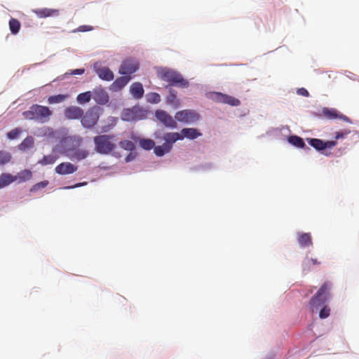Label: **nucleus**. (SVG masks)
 Masks as SVG:
<instances>
[{"label":"nucleus","instance_id":"obj_1","mask_svg":"<svg viewBox=\"0 0 359 359\" xmlns=\"http://www.w3.org/2000/svg\"><path fill=\"white\" fill-rule=\"evenodd\" d=\"M53 112L46 106L39 104H32L29 109L22 112L25 119L29 121H36L41 123H44L50 120Z\"/></svg>","mask_w":359,"mask_h":359},{"label":"nucleus","instance_id":"obj_2","mask_svg":"<svg viewBox=\"0 0 359 359\" xmlns=\"http://www.w3.org/2000/svg\"><path fill=\"white\" fill-rule=\"evenodd\" d=\"M158 77L168 83L169 86L187 88L189 81L183 78L179 72L168 68L161 69L158 72Z\"/></svg>","mask_w":359,"mask_h":359},{"label":"nucleus","instance_id":"obj_3","mask_svg":"<svg viewBox=\"0 0 359 359\" xmlns=\"http://www.w3.org/2000/svg\"><path fill=\"white\" fill-rule=\"evenodd\" d=\"M331 287V283L328 281L325 282L319 288L317 293L311 298L309 306L313 313L317 311L328 300Z\"/></svg>","mask_w":359,"mask_h":359},{"label":"nucleus","instance_id":"obj_4","mask_svg":"<svg viewBox=\"0 0 359 359\" xmlns=\"http://www.w3.org/2000/svg\"><path fill=\"white\" fill-rule=\"evenodd\" d=\"M114 136L110 135H100L93 139L95 151L101 154H108L114 150Z\"/></svg>","mask_w":359,"mask_h":359},{"label":"nucleus","instance_id":"obj_5","mask_svg":"<svg viewBox=\"0 0 359 359\" xmlns=\"http://www.w3.org/2000/svg\"><path fill=\"white\" fill-rule=\"evenodd\" d=\"M102 111V109L98 106L90 108L81 118L82 126L86 128H90L95 126Z\"/></svg>","mask_w":359,"mask_h":359},{"label":"nucleus","instance_id":"obj_6","mask_svg":"<svg viewBox=\"0 0 359 359\" xmlns=\"http://www.w3.org/2000/svg\"><path fill=\"white\" fill-rule=\"evenodd\" d=\"M210 97L215 102L227 104L231 106H238L241 104L238 99L222 93L214 92L211 93Z\"/></svg>","mask_w":359,"mask_h":359},{"label":"nucleus","instance_id":"obj_7","mask_svg":"<svg viewBox=\"0 0 359 359\" xmlns=\"http://www.w3.org/2000/svg\"><path fill=\"white\" fill-rule=\"evenodd\" d=\"M155 116L165 127L170 128H177V123L176 121L165 111L161 109L156 110Z\"/></svg>","mask_w":359,"mask_h":359},{"label":"nucleus","instance_id":"obj_8","mask_svg":"<svg viewBox=\"0 0 359 359\" xmlns=\"http://www.w3.org/2000/svg\"><path fill=\"white\" fill-rule=\"evenodd\" d=\"M175 119L180 122L191 123L198 119L199 116L194 110L184 109L177 111L175 116Z\"/></svg>","mask_w":359,"mask_h":359},{"label":"nucleus","instance_id":"obj_9","mask_svg":"<svg viewBox=\"0 0 359 359\" xmlns=\"http://www.w3.org/2000/svg\"><path fill=\"white\" fill-rule=\"evenodd\" d=\"M322 114L326 118L330 120L339 118L347 123L351 122L348 116L341 114L334 108L324 107L322 110Z\"/></svg>","mask_w":359,"mask_h":359},{"label":"nucleus","instance_id":"obj_10","mask_svg":"<svg viewBox=\"0 0 359 359\" xmlns=\"http://www.w3.org/2000/svg\"><path fill=\"white\" fill-rule=\"evenodd\" d=\"M139 69V64L133 60L123 61L120 67L119 73L126 76L135 72Z\"/></svg>","mask_w":359,"mask_h":359},{"label":"nucleus","instance_id":"obj_11","mask_svg":"<svg viewBox=\"0 0 359 359\" xmlns=\"http://www.w3.org/2000/svg\"><path fill=\"white\" fill-rule=\"evenodd\" d=\"M309 144L315 148L316 150L320 151L326 148H333L337 145V142L334 140L323 141L320 139L311 138L308 140Z\"/></svg>","mask_w":359,"mask_h":359},{"label":"nucleus","instance_id":"obj_12","mask_svg":"<svg viewBox=\"0 0 359 359\" xmlns=\"http://www.w3.org/2000/svg\"><path fill=\"white\" fill-rule=\"evenodd\" d=\"M78 168L77 166L74 165L70 162H65V163H61L59 165H57L55 168V172L65 175H69L74 173L77 170Z\"/></svg>","mask_w":359,"mask_h":359},{"label":"nucleus","instance_id":"obj_13","mask_svg":"<svg viewBox=\"0 0 359 359\" xmlns=\"http://www.w3.org/2000/svg\"><path fill=\"white\" fill-rule=\"evenodd\" d=\"M64 114L67 119H79L83 116V111L79 107L70 106L65 109Z\"/></svg>","mask_w":359,"mask_h":359},{"label":"nucleus","instance_id":"obj_14","mask_svg":"<svg viewBox=\"0 0 359 359\" xmlns=\"http://www.w3.org/2000/svg\"><path fill=\"white\" fill-rule=\"evenodd\" d=\"M95 73L102 79L107 81H112L114 75L112 71L107 67H98L95 65Z\"/></svg>","mask_w":359,"mask_h":359},{"label":"nucleus","instance_id":"obj_15","mask_svg":"<svg viewBox=\"0 0 359 359\" xmlns=\"http://www.w3.org/2000/svg\"><path fill=\"white\" fill-rule=\"evenodd\" d=\"M32 11L40 18L57 16L60 13L57 9L48 8H36Z\"/></svg>","mask_w":359,"mask_h":359},{"label":"nucleus","instance_id":"obj_16","mask_svg":"<svg viewBox=\"0 0 359 359\" xmlns=\"http://www.w3.org/2000/svg\"><path fill=\"white\" fill-rule=\"evenodd\" d=\"M138 109L133 107L132 109H125L121 112V119L124 121H133L139 119Z\"/></svg>","mask_w":359,"mask_h":359},{"label":"nucleus","instance_id":"obj_17","mask_svg":"<svg viewBox=\"0 0 359 359\" xmlns=\"http://www.w3.org/2000/svg\"><path fill=\"white\" fill-rule=\"evenodd\" d=\"M13 182H16L18 184H20L28 181L32 177V172L31 170L25 169L21 170L17 175H13Z\"/></svg>","mask_w":359,"mask_h":359},{"label":"nucleus","instance_id":"obj_18","mask_svg":"<svg viewBox=\"0 0 359 359\" xmlns=\"http://www.w3.org/2000/svg\"><path fill=\"white\" fill-rule=\"evenodd\" d=\"M93 99L99 104H104L108 102L109 95L107 93L102 89H95L93 91Z\"/></svg>","mask_w":359,"mask_h":359},{"label":"nucleus","instance_id":"obj_19","mask_svg":"<svg viewBox=\"0 0 359 359\" xmlns=\"http://www.w3.org/2000/svg\"><path fill=\"white\" fill-rule=\"evenodd\" d=\"M130 80V76H123L117 78L111 84V89L114 91L121 90Z\"/></svg>","mask_w":359,"mask_h":359},{"label":"nucleus","instance_id":"obj_20","mask_svg":"<svg viewBox=\"0 0 359 359\" xmlns=\"http://www.w3.org/2000/svg\"><path fill=\"white\" fill-rule=\"evenodd\" d=\"M130 91L133 97L135 99L142 98L144 93L142 84L140 82L133 83L130 86Z\"/></svg>","mask_w":359,"mask_h":359},{"label":"nucleus","instance_id":"obj_21","mask_svg":"<svg viewBox=\"0 0 359 359\" xmlns=\"http://www.w3.org/2000/svg\"><path fill=\"white\" fill-rule=\"evenodd\" d=\"M163 140H165V143L172 148V144L177 140H183V136L179 133H167L164 135Z\"/></svg>","mask_w":359,"mask_h":359},{"label":"nucleus","instance_id":"obj_22","mask_svg":"<svg viewBox=\"0 0 359 359\" xmlns=\"http://www.w3.org/2000/svg\"><path fill=\"white\" fill-rule=\"evenodd\" d=\"M297 241L301 247L305 248L313 245L310 233H302L298 235Z\"/></svg>","mask_w":359,"mask_h":359},{"label":"nucleus","instance_id":"obj_23","mask_svg":"<svg viewBox=\"0 0 359 359\" xmlns=\"http://www.w3.org/2000/svg\"><path fill=\"white\" fill-rule=\"evenodd\" d=\"M180 135L183 136V139L187 137L190 140H194L201 135V133L196 128H183L181 130Z\"/></svg>","mask_w":359,"mask_h":359},{"label":"nucleus","instance_id":"obj_24","mask_svg":"<svg viewBox=\"0 0 359 359\" xmlns=\"http://www.w3.org/2000/svg\"><path fill=\"white\" fill-rule=\"evenodd\" d=\"M171 147L164 142L162 145L156 146L154 147V154L157 156H163L165 154L169 153L171 151Z\"/></svg>","mask_w":359,"mask_h":359},{"label":"nucleus","instance_id":"obj_25","mask_svg":"<svg viewBox=\"0 0 359 359\" xmlns=\"http://www.w3.org/2000/svg\"><path fill=\"white\" fill-rule=\"evenodd\" d=\"M166 103L170 105H173L175 108L180 105L179 100L177 98V93L175 90L170 89L169 95L166 97Z\"/></svg>","mask_w":359,"mask_h":359},{"label":"nucleus","instance_id":"obj_26","mask_svg":"<svg viewBox=\"0 0 359 359\" xmlns=\"http://www.w3.org/2000/svg\"><path fill=\"white\" fill-rule=\"evenodd\" d=\"M117 123V118L109 116L107 119V123L102 126V133H107L110 131Z\"/></svg>","mask_w":359,"mask_h":359},{"label":"nucleus","instance_id":"obj_27","mask_svg":"<svg viewBox=\"0 0 359 359\" xmlns=\"http://www.w3.org/2000/svg\"><path fill=\"white\" fill-rule=\"evenodd\" d=\"M13 182V175L10 173H2L0 175V189L4 188Z\"/></svg>","mask_w":359,"mask_h":359},{"label":"nucleus","instance_id":"obj_28","mask_svg":"<svg viewBox=\"0 0 359 359\" xmlns=\"http://www.w3.org/2000/svg\"><path fill=\"white\" fill-rule=\"evenodd\" d=\"M288 142L292 145L298 147V148H304L306 144L303 140V139L297 135H292L288 137Z\"/></svg>","mask_w":359,"mask_h":359},{"label":"nucleus","instance_id":"obj_29","mask_svg":"<svg viewBox=\"0 0 359 359\" xmlns=\"http://www.w3.org/2000/svg\"><path fill=\"white\" fill-rule=\"evenodd\" d=\"M8 25L11 32L13 34H17L19 32L21 27V24L18 20L12 18L9 20Z\"/></svg>","mask_w":359,"mask_h":359},{"label":"nucleus","instance_id":"obj_30","mask_svg":"<svg viewBox=\"0 0 359 359\" xmlns=\"http://www.w3.org/2000/svg\"><path fill=\"white\" fill-rule=\"evenodd\" d=\"M57 158L58 156L57 154H50L44 156L43 158L39 161V163L42 165H50L53 164Z\"/></svg>","mask_w":359,"mask_h":359},{"label":"nucleus","instance_id":"obj_31","mask_svg":"<svg viewBox=\"0 0 359 359\" xmlns=\"http://www.w3.org/2000/svg\"><path fill=\"white\" fill-rule=\"evenodd\" d=\"M34 144V138L31 136L27 137L19 145L21 150H26L33 147Z\"/></svg>","mask_w":359,"mask_h":359},{"label":"nucleus","instance_id":"obj_32","mask_svg":"<svg viewBox=\"0 0 359 359\" xmlns=\"http://www.w3.org/2000/svg\"><path fill=\"white\" fill-rule=\"evenodd\" d=\"M92 94L90 91L80 93L77 95L76 100L80 104L88 103L90 101Z\"/></svg>","mask_w":359,"mask_h":359},{"label":"nucleus","instance_id":"obj_33","mask_svg":"<svg viewBox=\"0 0 359 359\" xmlns=\"http://www.w3.org/2000/svg\"><path fill=\"white\" fill-rule=\"evenodd\" d=\"M68 97L67 95H51L48 98V102L49 104L60 103L64 102Z\"/></svg>","mask_w":359,"mask_h":359},{"label":"nucleus","instance_id":"obj_34","mask_svg":"<svg viewBox=\"0 0 359 359\" xmlns=\"http://www.w3.org/2000/svg\"><path fill=\"white\" fill-rule=\"evenodd\" d=\"M140 145L142 148L146 150H150L154 149L155 142L154 140L150 139H142L140 141Z\"/></svg>","mask_w":359,"mask_h":359},{"label":"nucleus","instance_id":"obj_35","mask_svg":"<svg viewBox=\"0 0 359 359\" xmlns=\"http://www.w3.org/2000/svg\"><path fill=\"white\" fill-rule=\"evenodd\" d=\"M147 100L151 104L159 103L161 100V96L157 93H149L147 95Z\"/></svg>","mask_w":359,"mask_h":359},{"label":"nucleus","instance_id":"obj_36","mask_svg":"<svg viewBox=\"0 0 359 359\" xmlns=\"http://www.w3.org/2000/svg\"><path fill=\"white\" fill-rule=\"evenodd\" d=\"M119 146L122 149L127 150V151H133L135 148L134 143L132 141L127 140L121 141L119 142Z\"/></svg>","mask_w":359,"mask_h":359},{"label":"nucleus","instance_id":"obj_37","mask_svg":"<svg viewBox=\"0 0 359 359\" xmlns=\"http://www.w3.org/2000/svg\"><path fill=\"white\" fill-rule=\"evenodd\" d=\"M11 159V154L4 151H0V164L4 165L8 163Z\"/></svg>","mask_w":359,"mask_h":359},{"label":"nucleus","instance_id":"obj_38","mask_svg":"<svg viewBox=\"0 0 359 359\" xmlns=\"http://www.w3.org/2000/svg\"><path fill=\"white\" fill-rule=\"evenodd\" d=\"M88 155V152L86 150L79 149L74 153L73 157L77 160H82L86 158Z\"/></svg>","mask_w":359,"mask_h":359},{"label":"nucleus","instance_id":"obj_39","mask_svg":"<svg viewBox=\"0 0 359 359\" xmlns=\"http://www.w3.org/2000/svg\"><path fill=\"white\" fill-rule=\"evenodd\" d=\"M330 314V308L327 305H323L319 312V317L322 319L327 318Z\"/></svg>","mask_w":359,"mask_h":359},{"label":"nucleus","instance_id":"obj_40","mask_svg":"<svg viewBox=\"0 0 359 359\" xmlns=\"http://www.w3.org/2000/svg\"><path fill=\"white\" fill-rule=\"evenodd\" d=\"M48 184V180H44V181L40 182L39 183H36L34 186H32V187L30 189V191H32H32H38L39 189H43Z\"/></svg>","mask_w":359,"mask_h":359},{"label":"nucleus","instance_id":"obj_41","mask_svg":"<svg viewBox=\"0 0 359 359\" xmlns=\"http://www.w3.org/2000/svg\"><path fill=\"white\" fill-rule=\"evenodd\" d=\"M21 129L16 128L7 133V137L10 140L16 139L21 133Z\"/></svg>","mask_w":359,"mask_h":359},{"label":"nucleus","instance_id":"obj_42","mask_svg":"<svg viewBox=\"0 0 359 359\" xmlns=\"http://www.w3.org/2000/svg\"><path fill=\"white\" fill-rule=\"evenodd\" d=\"M350 133H351V130L349 129H344L343 130L337 132L335 133L334 137L336 140L344 139Z\"/></svg>","mask_w":359,"mask_h":359},{"label":"nucleus","instance_id":"obj_43","mask_svg":"<svg viewBox=\"0 0 359 359\" xmlns=\"http://www.w3.org/2000/svg\"><path fill=\"white\" fill-rule=\"evenodd\" d=\"M85 72L84 69H76L74 70H72L68 74L69 75H80L83 74Z\"/></svg>","mask_w":359,"mask_h":359},{"label":"nucleus","instance_id":"obj_44","mask_svg":"<svg viewBox=\"0 0 359 359\" xmlns=\"http://www.w3.org/2000/svg\"><path fill=\"white\" fill-rule=\"evenodd\" d=\"M93 29V27L89 26V25H82L78 28V31L82 32L91 31Z\"/></svg>","mask_w":359,"mask_h":359},{"label":"nucleus","instance_id":"obj_45","mask_svg":"<svg viewBox=\"0 0 359 359\" xmlns=\"http://www.w3.org/2000/svg\"><path fill=\"white\" fill-rule=\"evenodd\" d=\"M297 93L300 95L304 96V97H309V93L308 90L304 88H301L297 90Z\"/></svg>","mask_w":359,"mask_h":359},{"label":"nucleus","instance_id":"obj_46","mask_svg":"<svg viewBox=\"0 0 359 359\" xmlns=\"http://www.w3.org/2000/svg\"><path fill=\"white\" fill-rule=\"evenodd\" d=\"M74 141L76 142L78 145H80L83 141V139L81 137H74Z\"/></svg>","mask_w":359,"mask_h":359},{"label":"nucleus","instance_id":"obj_47","mask_svg":"<svg viewBox=\"0 0 359 359\" xmlns=\"http://www.w3.org/2000/svg\"><path fill=\"white\" fill-rule=\"evenodd\" d=\"M86 184V182L85 183H78V184H75L74 186L67 187H66V189H72L74 187H81Z\"/></svg>","mask_w":359,"mask_h":359},{"label":"nucleus","instance_id":"obj_48","mask_svg":"<svg viewBox=\"0 0 359 359\" xmlns=\"http://www.w3.org/2000/svg\"><path fill=\"white\" fill-rule=\"evenodd\" d=\"M311 263H312L313 265H316V264H320V262H318V261L317 260V259L311 258Z\"/></svg>","mask_w":359,"mask_h":359},{"label":"nucleus","instance_id":"obj_49","mask_svg":"<svg viewBox=\"0 0 359 359\" xmlns=\"http://www.w3.org/2000/svg\"><path fill=\"white\" fill-rule=\"evenodd\" d=\"M132 158H133V157L131 156V154H130V155H128V156L126 157V161H127V162H128V161H130Z\"/></svg>","mask_w":359,"mask_h":359}]
</instances>
